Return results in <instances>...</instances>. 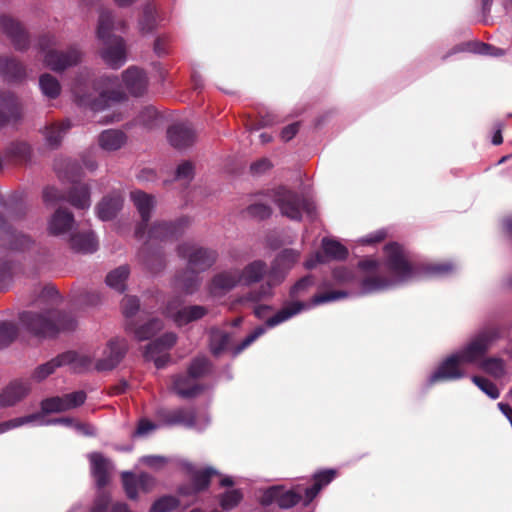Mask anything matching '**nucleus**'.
<instances>
[{"label":"nucleus","mask_w":512,"mask_h":512,"mask_svg":"<svg viewBox=\"0 0 512 512\" xmlns=\"http://www.w3.org/2000/svg\"><path fill=\"white\" fill-rule=\"evenodd\" d=\"M124 132L116 129L104 130L98 137L99 146L105 151H116L126 143Z\"/></svg>","instance_id":"obj_38"},{"label":"nucleus","mask_w":512,"mask_h":512,"mask_svg":"<svg viewBox=\"0 0 512 512\" xmlns=\"http://www.w3.org/2000/svg\"><path fill=\"white\" fill-rule=\"evenodd\" d=\"M472 381L482 392H484L491 399H497L499 397L500 393L497 386L490 380L480 376H473Z\"/></svg>","instance_id":"obj_51"},{"label":"nucleus","mask_w":512,"mask_h":512,"mask_svg":"<svg viewBox=\"0 0 512 512\" xmlns=\"http://www.w3.org/2000/svg\"><path fill=\"white\" fill-rule=\"evenodd\" d=\"M89 459L96 485L98 489H102L109 482V471L112 469V463L100 453H91Z\"/></svg>","instance_id":"obj_30"},{"label":"nucleus","mask_w":512,"mask_h":512,"mask_svg":"<svg viewBox=\"0 0 512 512\" xmlns=\"http://www.w3.org/2000/svg\"><path fill=\"white\" fill-rule=\"evenodd\" d=\"M300 251L295 249H285L281 251L272 263L266 283L260 285L257 289L240 296V304L257 303L262 299L271 297L273 287L280 284L288 271L298 262Z\"/></svg>","instance_id":"obj_7"},{"label":"nucleus","mask_w":512,"mask_h":512,"mask_svg":"<svg viewBox=\"0 0 512 512\" xmlns=\"http://www.w3.org/2000/svg\"><path fill=\"white\" fill-rule=\"evenodd\" d=\"M178 254L187 259L188 267L175 277V286L186 294L194 293L200 285L199 273L209 269L216 261V252L184 242L178 246Z\"/></svg>","instance_id":"obj_6"},{"label":"nucleus","mask_w":512,"mask_h":512,"mask_svg":"<svg viewBox=\"0 0 512 512\" xmlns=\"http://www.w3.org/2000/svg\"><path fill=\"white\" fill-rule=\"evenodd\" d=\"M41 418L39 413H33L30 415L17 417L0 423V435L10 430L19 428L24 425H30L37 419Z\"/></svg>","instance_id":"obj_47"},{"label":"nucleus","mask_w":512,"mask_h":512,"mask_svg":"<svg viewBox=\"0 0 512 512\" xmlns=\"http://www.w3.org/2000/svg\"><path fill=\"white\" fill-rule=\"evenodd\" d=\"M156 428L157 426L153 422L147 419H142L139 421V424L137 426L136 431L134 432V435L138 437H145L151 434L153 431H155Z\"/></svg>","instance_id":"obj_63"},{"label":"nucleus","mask_w":512,"mask_h":512,"mask_svg":"<svg viewBox=\"0 0 512 512\" xmlns=\"http://www.w3.org/2000/svg\"><path fill=\"white\" fill-rule=\"evenodd\" d=\"M123 205V197L120 193H113L107 197H104L102 201L97 205V216L102 221H108L113 219L117 213L121 210Z\"/></svg>","instance_id":"obj_32"},{"label":"nucleus","mask_w":512,"mask_h":512,"mask_svg":"<svg viewBox=\"0 0 512 512\" xmlns=\"http://www.w3.org/2000/svg\"><path fill=\"white\" fill-rule=\"evenodd\" d=\"M485 356L486 354H483L480 357V359L473 365L479 367L480 369L494 377H502L505 374L504 361L501 358H485Z\"/></svg>","instance_id":"obj_41"},{"label":"nucleus","mask_w":512,"mask_h":512,"mask_svg":"<svg viewBox=\"0 0 512 512\" xmlns=\"http://www.w3.org/2000/svg\"><path fill=\"white\" fill-rule=\"evenodd\" d=\"M39 88L42 95L47 99H56L61 93V85L59 81L48 73L40 76Z\"/></svg>","instance_id":"obj_42"},{"label":"nucleus","mask_w":512,"mask_h":512,"mask_svg":"<svg viewBox=\"0 0 512 512\" xmlns=\"http://www.w3.org/2000/svg\"><path fill=\"white\" fill-rule=\"evenodd\" d=\"M197 379L189 373L187 375H178L173 381V390L181 398H192L200 394L203 386L198 384Z\"/></svg>","instance_id":"obj_31"},{"label":"nucleus","mask_w":512,"mask_h":512,"mask_svg":"<svg viewBox=\"0 0 512 512\" xmlns=\"http://www.w3.org/2000/svg\"><path fill=\"white\" fill-rule=\"evenodd\" d=\"M243 499L240 489L227 490L218 496L219 504L223 510H232L237 507Z\"/></svg>","instance_id":"obj_46"},{"label":"nucleus","mask_w":512,"mask_h":512,"mask_svg":"<svg viewBox=\"0 0 512 512\" xmlns=\"http://www.w3.org/2000/svg\"><path fill=\"white\" fill-rule=\"evenodd\" d=\"M385 237L386 232L384 230H377L373 233H370L367 236L362 237L361 239H359V242L363 245H372L383 241Z\"/></svg>","instance_id":"obj_64"},{"label":"nucleus","mask_w":512,"mask_h":512,"mask_svg":"<svg viewBox=\"0 0 512 512\" xmlns=\"http://www.w3.org/2000/svg\"><path fill=\"white\" fill-rule=\"evenodd\" d=\"M314 285V279L311 275H307L297 281L290 290V296L297 298L303 295L311 286Z\"/></svg>","instance_id":"obj_56"},{"label":"nucleus","mask_w":512,"mask_h":512,"mask_svg":"<svg viewBox=\"0 0 512 512\" xmlns=\"http://www.w3.org/2000/svg\"><path fill=\"white\" fill-rule=\"evenodd\" d=\"M127 350V344L124 339L113 338L111 339L102 352V357L95 363L92 361L90 369L95 368L97 371H110L118 366L122 361ZM93 360L92 356L88 354Z\"/></svg>","instance_id":"obj_15"},{"label":"nucleus","mask_w":512,"mask_h":512,"mask_svg":"<svg viewBox=\"0 0 512 512\" xmlns=\"http://www.w3.org/2000/svg\"><path fill=\"white\" fill-rule=\"evenodd\" d=\"M348 293L345 291H332L314 295L309 302L299 300L286 301L280 310L273 316L269 317L264 326L256 327L249 335H247L242 342L233 348V355L237 356L252 343H254L260 336L265 334L267 328L276 327L291 318L299 315L303 311L310 310L311 308L322 305L328 302L337 301L346 298Z\"/></svg>","instance_id":"obj_4"},{"label":"nucleus","mask_w":512,"mask_h":512,"mask_svg":"<svg viewBox=\"0 0 512 512\" xmlns=\"http://www.w3.org/2000/svg\"><path fill=\"white\" fill-rule=\"evenodd\" d=\"M359 277L347 267L333 270V279L338 285L358 284L359 295H369L393 289L397 286L417 280L422 274L444 276L454 270L449 262L435 263L423 268L415 265L408 252L398 243L384 247L383 261L365 258L358 262Z\"/></svg>","instance_id":"obj_1"},{"label":"nucleus","mask_w":512,"mask_h":512,"mask_svg":"<svg viewBox=\"0 0 512 512\" xmlns=\"http://www.w3.org/2000/svg\"><path fill=\"white\" fill-rule=\"evenodd\" d=\"M5 222L0 226V246L12 251L23 252L29 250L33 240L26 234L12 228H5Z\"/></svg>","instance_id":"obj_24"},{"label":"nucleus","mask_w":512,"mask_h":512,"mask_svg":"<svg viewBox=\"0 0 512 512\" xmlns=\"http://www.w3.org/2000/svg\"><path fill=\"white\" fill-rule=\"evenodd\" d=\"M75 231V220L71 212L57 209L48 221V232L54 236L68 238Z\"/></svg>","instance_id":"obj_21"},{"label":"nucleus","mask_w":512,"mask_h":512,"mask_svg":"<svg viewBox=\"0 0 512 512\" xmlns=\"http://www.w3.org/2000/svg\"><path fill=\"white\" fill-rule=\"evenodd\" d=\"M206 307L201 305L182 306L179 298L167 303L165 313L177 326H184L203 318L207 314Z\"/></svg>","instance_id":"obj_13"},{"label":"nucleus","mask_w":512,"mask_h":512,"mask_svg":"<svg viewBox=\"0 0 512 512\" xmlns=\"http://www.w3.org/2000/svg\"><path fill=\"white\" fill-rule=\"evenodd\" d=\"M122 482L128 498L135 500L138 497V488L144 492L151 491L156 484L153 476L147 473H140L139 476L131 472L122 473Z\"/></svg>","instance_id":"obj_22"},{"label":"nucleus","mask_w":512,"mask_h":512,"mask_svg":"<svg viewBox=\"0 0 512 512\" xmlns=\"http://www.w3.org/2000/svg\"><path fill=\"white\" fill-rule=\"evenodd\" d=\"M82 57L81 51L72 46L65 51L47 50L44 55L45 65L53 71H63L77 65Z\"/></svg>","instance_id":"obj_17"},{"label":"nucleus","mask_w":512,"mask_h":512,"mask_svg":"<svg viewBox=\"0 0 512 512\" xmlns=\"http://www.w3.org/2000/svg\"><path fill=\"white\" fill-rule=\"evenodd\" d=\"M86 398L87 395L82 390L62 395L64 412L81 406L84 404Z\"/></svg>","instance_id":"obj_50"},{"label":"nucleus","mask_w":512,"mask_h":512,"mask_svg":"<svg viewBox=\"0 0 512 512\" xmlns=\"http://www.w3.org/2000/svg\"><path fill=\"white\" fill-rule=\"evenodd\" d=\"M62 366H68L74 372H82L90 370L92 360L86 352L67 351L37 367L33 373V378L42 381L54 373L56 368Z\"/></svg>","instance_id":"obj_11"},{"label":"nucleus","mask_w":512,"mask_h":512,"mask_svg":"<svg viewBox=\"0 0 512 512\" xmlns=\"http://www.w3.org/2000/svg\"><path fill=\"white\" fill-rule=\"evenodd\" d=\"M117 85L116 77L103 76L92 87L79 77L74 82L72 93L79 106L98 112L125 99L124 92L113 90Z\"/></svg>","instance_id":"obj_5"},{"label":"nucleus","mask_w":512,"mask_h":512,"mask_svg":"<svg viewBox=\"0 0 512 512\" xmlns=\"http://www.w3.org/2000/svg\"><path fill=\"white\" fill-rule=\"evenodd\" d=\"M17 328L10 322L0 323V348L10 344L16 337Z\"/></svg>","instance_id":"obj_54"},{"label":"nucleus","mask_w":512,"mask_h":512,"mask_svg":"<svg viewBox=\"0 0 512 512\" xmlns=\"http://www.w3.org/2000/svg\"><path fill=\"white\" fill-rule=\"evenodd\" d=\"M322 248L324 254L332 259L343 260L348 255L347 248L335 240L324 238L322 240Z\"/></svg>","instance_id":"obj_44"},{"label":"nucleus","mask_w":512,"mask_h":512,"mask_svg":"<svg viewBox=\"0 0 512 512\" xmlns=\"http://www.w3.org/2000/svg\"><path fill=\"white\" fill-rule=\"evenodd\" d=\"M271 208L270 206L262 201H257L249 205L246 209V213L248 216L257 218V219H265L268 218L271 215Z\"/></svg>","instance_id":"obj_52"},{"label":"nucleus","mask_w":512,"mask_h":512,"mask_svg":"<svg viewBox=\"0 0 512 512\" xmlns=\"http://www.w3.org/2000/svg\"><path fill=\"white\" fill-rule=\"evenodd\" d=\"M139 463L146 465L151 469L160 470L166 465L167 459L163 456L147 455V456L141 457L139 459Z\"/></svg>","instance_id":"obj_60"},{"label":"nucleus","mask_w":512,"mask_h":512,"mask_svg":"<svg viewBox=\"0 0 512 512\" xmlns=\"http://www.w3.org/2000/svg\"><path fill=\"white\" fill-rule=\"evenodd\" d=\"M115 28L111 12L101 11L97 27V37L104 46L101 57L108 66L117 69L126 62V49L123 39L112 33Z\"/></svg>","instance_id":"obj_8"},{"label":"nucleus","mask_w":512,"mask_h":512,"mask_svg":"<svg viewBox=\"0 0 512 512\" xmlns=\"http://www.w3.org/2000/svg\"><path fill=\"white\" fill-rule=\"evenodd\" d=\"M230 337L229 335L219 329H213L210 333V349L211 352L218 356L228 346Z\"/></svg>","instance_id":"obj_45"},{"label":"nucleus","mask_w":512,"mask_h":512,"mask_svg":"<svg viewBox=\"0 0 512 512\" xmlns=\"http://www.w3.org/2000/svg\"><path fill=\"white\" fill-rule=\"evenodd\" d=\"M176 340V334L169 332L149 343L145 351L146 360L153 361L158 369L165 367L170 359L167 351L176 343Z\"/></svg>","instance_id":"obj_16"},{"label":"nucleus","mask_w":512,"mask_h":512,"mask_svg":"<svg viewBox=\"0 0 512 512\" xmlns=\"http://www.w3.org/2000/svg\"><path fill=\"white\" fill-rule=\"evenodd\" d=\"M68 201L78 209H87L91 205L90 190L87 185L81 184L75 186L69 196Z\"/></svg>","instance_id":"obj_43"},{"label":"nucleus","mask_w":512,"mask_h":512,"mask_svg":"<svg viewBox=\"0 0 512 512\" xmlns=\"http://www.w3.org/2000/svg\"><path fill=\"white\" fill-rule=\"evenodd\" d=\"M122 82L125 89L133 96L143 95L148 88V77L138 67H129L122 74Z\"/></svg>","instance_id":"obj_25"},{"label":"nucleus","mask_w":512,"mask_h":512,"mask_svg":"<svg viewBox=\"0 0 512 512\" xmlns=\"http://www.w3.org/2000/svg\"><path fill=\"white\" fill-rule=\"evenodd\" d=\"M188 226V220L186 218H180L175 221H157L148 231L145 246L139 252L138 257L150 267L149 256L147 255L148 250L157 242H166L177 239L181 236L186 227Z\"/></svg>","instance_id":"obj_10"},{"label":"nucleus","mask_w":512,"mask_h":512,"mask_svg":"<svg viewBox=\"0 0 512 512\" xmlns=\"http://www.w3.org/2000/svg\"><path fill=\"white\" fill-rule=\"evenodd\" d=\"M39 414L41 415V418L37 419L32 424L38 425V426L64 425V426L71 427V428L75 429L80 434H84V435H93L94 434V428L92 426L83 424V423H79L72 417L45 419L44 415L42 413H39Z\"/></svg>","instance_id":"obj_34"},{"label":"nucleus","mask_w":512,"mask_h":512,"mask_svg":"<svg viewBox=\"0 0 512 512\" xmlns=\"http://www.w3.org/2000/svg\"><path fill=\"white\" fill-rule=\"evenodd\" d=\"M194 177V167L190 162L181 163L176 170V179L189 183Z\"/></svg>","instance_id":"obj_59"},{"label":"nucleus","mask_w":512,"mask_h":512,"mask_svg":"<svg viewBox=\"0 0 512 512\" xmlns=\"http://www.w3.org/2000/svg\"><path fill=\"white\" fill-rule=\"evenodd\" d=\"M267 271V265L262 260H255L240 269L241 286H249L262 280Z\"/></svg>","instance_id":"obj_35"},{"label":"nucleus","mask_w":512,"mask_h":512,"mask_svg":"<svg viewBox=\"0 0 512 512\" xmlns=\"http://www.w3.org/2000/svg\"><path fill=\"white\" fill-rule=\"evenodd\" d=\"M500 338L497 327H485L473 334L469 340L444 356L427 377V385L454 382L467 377L465 366L476 363L483 354H487L493 343Z\"/></svg>","instance_id":"obj_2"},{"label":"nucleus","mask_w":512,"mask_h":512,"mask_svg":"<svg viewBox=\"0 0 512 512\" xmlns=\"http://www.w3.org/2000/svg\"><path fill=\"white\" fill-rule=\"evenodd\" d=\"M121 307H122L123 314L126 317H132L139 310V307H140L139 300L134 296H125L122 299Z\"/></svg>","instance_id":"obj_58"},{"label":"nucleus","mask_w":512,"mask_h":512,"mask_svg":"<svg viewBox=\"0 0 512 512\" xmlns=\"http://www.w3.org/2000/svg\"><path fill=\"white\" fill-rule=\"evenodd\" d=\"M30 390L31 385L28 380H15L11 382L0 394V407L15 405L26 397Z\"/></svg>","instance_id":"obj_27"},{"label":"nucleus","mask_w":512,"mask_h":512,"mask_svg":"<svg viewBox=\"0 0 512 512\" xmlns=\"http://www.w3.org/2000/svg\"><path fill=\"white\" fill-rule=\"evenodd\" d=\"M31 153L30 146L23 141L12 142L5 151L4 158L0 157V171L9 163V162H22L26 161Z\"/></svg>","instance_id":"obj_33"},{"label":"nucleus","mask_w":512,"mask_h":512,"mask_svg":"<svg viewBox=\"0 0 512 512\" xmlns=\"http://www.w3.org/2000/svg\"><path fill=\"white\" fill-rule=\"evenodd\" d=\"M163 327V324L158 319H152L148 323L136 328L133 332L138 340H146L154 336Z\"/></svg>","instance_id":"obj_48"},{"label":"nucleus","mask_w":512,"mask_h":512,"mask_svg":"<svg viewBox=\"0 0 512 512\" xmlns=\"http://www.w3.org/2000/svg\"><path fill=\"white\" fill-rule=\"evenodd\" d=\"M43 199L47 204H56L64 200V195L54 187H47L43 191Z\"/></svg>","instance_id":"obj_62"},{"label":"nucleus","mask_w":512,"mask_h":512,"mask_svg":"<svg viewBox=\"0 0 512 512\" xmlns=\"http://www.w3.org/2000/svg\"><path fill=\"white\" fill-rule=\"evenodd\" d=\"M97 496L91 507V512H107L110 504V495L102 489H98Z\"/></svg>","instance_id":"obj_57"},{"label":"nucleus","mask_w":512,"mask_h":512,"mask_svg":"<svg viewBox=\"0 0 512 512\" xmlns=\"http://www.w3.org/2000/svg\"><path fill=\"white\" fill-rule=\"evenodd\" d=\"M72 249L81 253H92L98 248V241L93 232L76 233L69 237Z\"/></svg>","instance_id":"obj_36"},{"label":"nucleus","mask_w":512,"mask_h":512,"mask_svg":"<svg viewBox=\"0 0 512 512\" xmlns=\"http://www.w3.org/2000/svg\"><path fill=\"white\" fill-rule=\"evenodd\" d=\"M179 501L173 496H162L151 506L149 512H170L178 507Z\"/></svg>","instance_id":"obj_49"},{"label":"nucleus","mask_w":512,"mask_h":512,"mask_svg":"<svg viewBox=\"0 0 512 512\" xmlns=\"http://www.w3.org/2000/svg\"><path fill=\"white\" fill-rule=\"evenodd\" d=\"M20 116L21 109L16 96L8 91L0 92V127Z\"/></svg>","instance_id":"obj_29"},{"label":"nucleus","mask_w":512,"mask_h":512,"mask_svg":"<svg viewBox=\"0 0 512 512\" xmlns=\"http://www.w3.org/2000/svg\"><path fill=\"white\" fill-rule=\"evenodd\" d=\"M166 421L172 425H182L202 431L209 426L210 416L206 412L197 413L192 408H177L167 413Z\"/></svg>","instance_id":"obj_14"},{"label":"nucleus","mask_w":512,"mask_h":512,"mask_svg":"<svg viewBox=\"0 0 512 512\" xmlns=\"http://www.w3.org/2000/svg\"><path fill=\"white\" fill-rule=\"evenodd\" d=\"M0 75L9 81H18L25 78L26 72L15 58L3 56L0 57Z\"/></svg>","instance_id":"obj_37"},{"label":"nucleus","mask_w":512,"mask_h":512,"mask_svg":"<svg viewBox=\"0 0 512 512\" xmlns=\"http://www.w3.org/2000/svg\"><path fill=\"white\" fill-rule=\"evenodd\" d=\"M241 286L240 269L231 268L217 273L211 280L208 290L214 296H223L233 288Z\"/></svg>","instance_id":"obj_20"},{"label":"nucleus","mask_w":512,"mask_h":512,"mask_svg":"<svg viewBox=\"0 0 512 512\" xmlns=\"http://www.w3.org/2000/svg\"><path fill=\"white\" fill-rule=\"evenodd\" d=\"M71 124L69 121H64L59 124H51L45 127L44 136L47 145L51 147H57L66 132L70 129Z\"/></svg>","instance_id":"obj_40"},{"label":"nucleus","mask_w":512,"mask_h":512,"mask_svg":"<svg viewBox=\"0 0 512 512\" xmlns=\"http://www.w3.org/2000/svg\"><path fill=\"white\" fill-rule=\"evenodd\" d=\"M41 298H49L48 308L44 313L23 312L20 315L22 326L29 332L40 337H53L59 332L72 331L76 327L74 316L54 310L58 298L53 288L43 290Z\"/></svg>","instance_id":"obj_3"},{"label":"nucleus","mask_w":512,"mask_h":512,"mask_svg":"<svg viewBox=\"0 0 512 512\" xmlns=\"http://www.w3.org/2000/svg\"><path fill=\"white\" fill-rule=\"evenodd\" d=\"M64 402L62 396L51 397L42 400L41 402V410L42 414L49 413H61L64 412Z\"/></svg>","instance_id":"obj_53"},{"label":"nucleus","mask_w":512,"mask_h":512,"mask_svg":"<svg viewBox=\"0 0 512 512\" xmlns=\"http://www.w3.org/2000/svg\"><path fill=\"white\" fill-rule=\"evenodd\" d=\"M335 469H325L316 472L313 475V484L304 488L303 506L307 507L317 497L320 491L329 485L336 477Z\"/></svg>","instance_id":"obj_28"},{"label":"nucleus","mask_w":512,"mask_h":512,"mask_svg":"<svg viewBox=\"0 0 512 512\" xmlns=\"http://www.w3.org/2000/svg\"><path fill=\"white\" fill-rule=\"evenodd\" d=\"M188 472L191 478V483L179 488V494L183 496H194L199 492L206 490L209 487L211 477L220 475V473L213 467L195 469L192 465L188 466Z\"/></svg>","instance_id":"obj_18"},{"label":"nucleus","mask_w":512,"mask_h":512,"mask_svg":"<svg viewBox=\"0 0 512 512\" xmlns=\"http://www.w3.org/2000/svg\"><path fill=\"white\" fill-rule=\"evenodd\" d=\"M304 488L301 485H295L290 489H285L282 485H274L265 489L259 499L263 506H269L276 503L281 509H290L299 503L303 504Z\"/></svg>","instance_id":"obj_12"},{"label":"nucleus","mask_w":512,"mask_h":512,"mask_svg":"<svg viewBox=\"0 0 512 512\" xmlns=\"http://www.w3.org/2000/svg\"><path fill=\"white\" fill-rule=\"evenodd\" d=\"M169 143L176 149H185L193 145L196 134L193 128L186 123L172 125L167 132Z\"/></svg>","instance_id":"obj_26"},{"label":"nucleus","mask_w":512,"mask_h":512,"mask_svg":"<svg viewBox=\"0 0 512 512\" xmlns=\"http://www.w3.org/2000/svg\"><path fill=\"white\" fill-rule=\"evenodd\" d=\"M472 51L480 55L500 56L503 54L501 49L492 47L486 43H476L473 45Z\"/></svg>","instance_id":"obj_61"},{"label":"nucleus","mask_w":512,"mask_h":512,"mask_svg":"<svg viewBox=\"0 0 512 512\" xmlns=\"http://www.w3.org/2000/svg\"><path fill=\"white\" fill-rule=\"evenodd\" d=\"M267 197L277 205L283 216L291 220H300L303 212L312 215L314 211V205L310 200L284 187L270 191Z\"/></svg>","instance_id":"obj_9"},{"label":"nucleus","mask_w":512,"mask_h":512,"mask_svg":"<svg viewBox=\"0 0 512 512\" xmlns=\"http://www.w3.org/2000/svg\"><path fill=\"white\" fill-rule=\"evenodd\" d=\"M0 27L16 50L23 51L29 47V35L18 20L9 15H2L0 17Z\"/></svg>","instance_id":"obj_19"},{"label":"nucleus","mask_w":512,"mask_h":512,"mask_svg":"<svg viewBox=\"0 0 512 512\" xmlns=\"http://www.w3.org/2000/svg\"><path fill=\"white\" fill-rule=\"evenodd\" d=\"M131 199L141 217V223L138 225L135 231V235L138 239H143L148 221L151 216V211L154 208L155 201L151 195L141 191L131 192Z\"/></svg>","instance_id":"obj_23"},{"label":"nucleus","mask_w":512,"mask_h":512,"mask_svg":"<svg viewBox=\"0 0 512 512\" xmlns=\"http://www.w3.org/2000/svg\"><path fill=\"white\" fill-rule=\"evenodd\" d=\"M130 274L129 267L126 265L119 266L110 271L106 276V284L117 292H124L126 289V281Z\"/></svg>","instance_id":"obj_39"},{"label":"nucleus","mask_w":512,"mask_h":512,"mask_svg":"<svg viewBox=\"0 0 512 512\" xmlns=\"http://www.w3.org/2000/svg\"><path fill=\"white\" fill-rule=\"evenodd\" d=\"M209 370V362L205 357L195 358L189 366L188 373L195 379L203 376Z\"/></svg>","instance_id":"obj_55"}]
</instances>
